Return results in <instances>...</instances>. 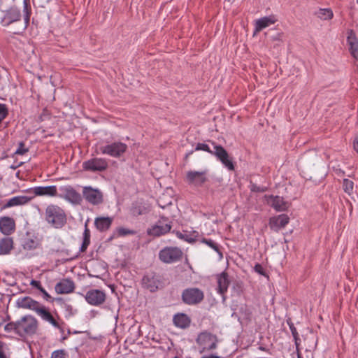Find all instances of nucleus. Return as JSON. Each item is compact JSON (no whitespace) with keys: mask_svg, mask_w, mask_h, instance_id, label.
Instances as JSON below:
<instances>
[{"mask_svg":"<svg viewBox=\"0 0 358 358\" xmlns=\"http://www.w3.org/2000/svg\"><path fill=\"white\" fill-rule=\"evenodd\" d=\"M44 219L48 224L55 229L62 228L67 221L64 210L56 204H50L46 207Z\"/></svg>","mask_w":358,"mask_h":358,"instance_id":"1","label":"nucleus"},{"mask_svg":"<svg viewBox=\"0 0 358 358\" xmlns=\"http://www.w3.org/2000/svg\"><path fill=\"white\" fill-rule=\"evenodd\" d=\"M17 322L18 336L25 337L36 333L38 328L37 320L31 315H25Z\"/></svg>","mask_w":358,"mask_h":358,"instance_id":"2","label":"nucleus"},{"mask_svg":"<svg viewBox=\"0 0 358 358\" xmlns=\"http://www.w3.org/2000/svg\"><path fill=\"white\" fill-rule=\"evenodd\" d=\"M182 250L177 247H166L160 250L159 259L166 264H171L181 259Z\"/></svg>","mask_w":358,"mask_h":358,"instance_id":"3","label":"nucleus"},{"mask_svg":"<svg viewBox=\"0 0 358 358\" xmlns=\"http://www.w3.org/2000/svg\"><path fill=\"white\" fill-rule=\"evenodd\" d=\"M196 341L201 348V352L212 350L217 348L216 336L206 331L199 334Z\"/></svg>","mask_w":358,"mask_h":358,"instance_id":"4","label":"nucleus"},{"mask_svg":"<svg viewBox=\"0 0 358 358\" xmlns=\"http://www.w3.org/2000/svg\"><path fill=\"white\" fill-rule=\"evenodd\" d=\"M100 152L113 157H121L127 150V145L122 142H114L100 147Z\"/></svg>","mask_w":358,"mask_h":358,"instance_id":"5","label":"nucleus"},{"mask_svg":"<svg viewBox=\"0 0 358 358\" xmlns=\"http://www.w3.org/2000/svg\"><path fill=\"white\" fill-rule=\"evenodd\" d=\"M204 294L199 288H187L182 293V299L187 305L198 304L203 301Z\"/></svg>","mask_w":358,"mask_h":358,"instance_id":"6","label":"nucleus"},{"mask_svg":"<svg viewBox=\"0 0 358 358\" xmlns=\"http://www.w3.org/2000/svg\"><path fill=\"white\" fill-rule=\"evenodd\" d=\"M211 145L213 146V155L215 156L229 170L234 171L235 168L234 164L227 150L222 145H217L214 142H212Z\"/></svg>","mask_w":358,"mask_h":358,"instance_id":"7","label":"nucleus"},{"mask_svg":"<svg viewBox=\"0 0 358 358\" xmlns=\"http://www.w3.org/2000/svg\"><path fill=\"white\" fill-rule=\"evenodd\" d=\"M83 167L85 171L91 172H102L108 169V163L104 158L94 157L84 162Z\"/></svg>","mask_w":358,"mask_h":358,"instance_id":"8","label":"nucleus"},{"mask_svg":"<svg viewBox=\"0 0 358 358\" xmlns=\"http://www.w3.org/2000/svg\"><path fill=\"white\" fill-rule=\"evenodd\" d=\"M207 174V170L189 171L186 174V181L189 185L201 187L208 180Z\"/></svg>","mask_w":358,"mask_h":358,"instance_id":"9","label":"nucleus"},{"mask_svg":"<svg viewBox=\"0 0 358 358\" xmlns=\"http://www.w3.org/2000/svg\"><path fill=\"white\" fill-rule=\"evenodd\" d=\"M83 194L85 199L92 205H99L103 202V194L98 189L84 187Z\"/></svg>","mask_w":358,"mask_h":358,"instance_id":"10","label":"nucleus"},{"mask_svg":"<svg viewBox=\"0 0 358 358\" xmlns=\"http://www.w3.org/2000/svg\"><path fill=\"white\" fill-rule=\"evenodd\" d=\"M62 192L61 197L73 203L79 204L82 201L81 195L71 185H65L59 187Z\"/></svg>","mask_w":358,"mask_h":358,"instance_id":"11","label":"nucleus"},{"mask_svg":"<svg viewBox=\"0 0 358 358\" xmlns=\"http://www.w3.org/2000/svg\"><path fill=\"white\" fill-rule=\"evenodd\" d=\"M143 287L154 292L161 286L160 277L155 273H148L145 275L142 279Z\"/></svg>","mask_w":358,"mask_h":358,"instance_id":"12","label":"nucleus"},{"mask_svg":"<svg viewBox=\"0 0 358 358\" xmlns=\"http://www.w3.org/2000/svg\"><path fill=\"white\" fill-rule=\"evenodd\" d=\"M87 302L92 306H99L106 300V294L99 289L89 290L85 296Z\"/></svg>","mask_w":358,"mask_h":358,"instance_id":"13","label":"nucleus"},{"mask_svg":"<svg viewBox=\"0 0 358 358\" xmlns=\"http://www.w3.org/2000/svg\"><path fill=\"white\" fill-rule=\"evenodd\" d=\"M171 229L170 223L166 222V220L162 218L156 225L148 229V233L150 236H159L168 233Z\"/></svg>","mask_w":358,"mask_h":358,"instance_id":"14","label":"nucleus"},{"mask_svg":"<svg viewBox=\"0 0 358 358\" xmlns=\"http://www.w3.org/2000/svg\"><path fill=\"white\" fill-rule=\"evenodd\" d=\"M266 198L268 204L276 211H285L289 208V203L281 196L271 195L266 196Z\"/></svg>","mask_w":358,"mask_h":358,"instance_id":"15","label":"nucleus"},{"mask_svg":"<svg viewBox=\"0 0 358 358\" xmlns=\"http://www.w3.org/2000/svg\"><path fill=\"white\" fill-rule=\"evenodd\" d=\"M16 303L18 308L29 309L35 311L36 313L38 312V310L41 306V304L39 302L34 300L29 296L19 298L17 300Z\"/></svg>","mask_w":358,"mask_h":358,"instance_id":"16","label":"nucleus"},{"mask_svg":"<svg viewBox=\"0 0 358 358\" xmlns=\"http://www.w3.org/2000/svg\"><path fill=\"white\" fill-rule=\"evenodd\" d=\"M55 288L57 294H69L73 292L75 289V283L72 280L65 278L57 282Z\"/></svg>","mask_w":358,"mask_h":358,"instance_id":"17","label":"nucleus"},{"mask_svg":"<svg viewBox=\"0 0 358 358\" xmlns=\"http://www.w3.org/2000/svg\"><path fill=\"white\" fill-rule=\"evenodd\" d=\"M15 229V222L13 218L4 216L0 217V231L5 235L11 234Z\"/></svg>","mask_w":358,"mask_h":358,"instance_id":"18","label":"nucleus"},{"mask_svg":"<svg viewBox=\"0 0 358 358\" xmlns=\"http://www.w3.org/2000/svg\"><path fill=\"white\" fill-rule=\"evenodd\" d=\"M31 200V197L20 195L16 196L6 201L1 209H6L14 206H22L28 203Z\"/></svg>","mask_w":358,"mask_h":358,"instance_id":"19","label":"nucleus"},{"mask_svg":"<svg viewBox=\"0 0 358 358\" xmlns=\"http://www.w3.org/2000/svg\"><path fill=\"white\" fill-rule=\"evenodd\" d=\"M347 34V43L349 45V51L354 58L358 59V38L352 29L348 30Z\"/></svg>","mask_w":358,"mask_h":358,"instance_id":"20","label":"nucleus"},{"mask_svg":"<svg viewBox=\"0 0 358 358\" xmlns=\"http://www.w3.org/2000/svg\"><path fill=\"white\" fill-rule=\"evenodd\" d=\"M289 218L285 214H281L270 219L269 227L271 229L278 231L285 227L289 222Z\"/></svg>","mask_w":358,"mask_h":358,"instance_id":"21","label":"nucleus"},{"mask_svg":"<svg viewBox=\"0 0 358 358\" xmlns=\"http://www.w3.org/2000/svg\"><path fill=\"white\" fill-rule=\"evenodd\" d=\"M20 10L15 6H12L6 10L3 17V21L5 22H15L20 21Z\"/></svg>","mask_w":358,"mask_h":358,"instance_id":"22","label":"nucleus"},{"mask_svg":"<svg viewBox=\"0 0 358 358\" xmlns=\"http://www.w3.org/2000/svg\"><path fill=\"white\" fill-rule=\"evenodd\" d=\"M216 278L217 282V291L223 296V299H224V295L227 292L229 285L228 274L226 272H222L217 275Z\"/></svg>","mask_w":358,"mask_h":358,"instance_id":"23","label":"nucleus"},{"mask_svg":"<svg viewBox=\"0 0 358 358\" xmlns=\"http://www.w3.org/2000/svg\"><path fill=\"white\" fill-rule=\"evenodd\" d=\"M43 320L50 323L53 327L59 329V322L55 319L49 310L44 306L41 305L36 313Z\"/></svg>","mask_w":358,"mask_h":358,"instance_id":"24","label":"nucleus"},{"mask_svg":"<svg viewBox=\"0 0 358 358\" xmlns=\"http://www.w3.org/2000/svg\"><path fill=\"white\" fill-rule=\"evenodd\" d=\"M33 192L36 196H55L57 194V189L55 185L46 187L38 186L33 189Z\"/></svg>","mask_w":358,"mask_h":358,"instance_id":"25","label":"nucleus"},{"mask_svg":"<svg viewBox=\"0 0 358 358\" xmlns=\"http://www.w3.org/2000/svg\"><path fill=\"white\" fill-rule=\"evenodd\" d=\"M173 324L180 329H186L191 323L190 317L185 313H177L173 318Z\"/></svg>","mask_w":358,"mask_h":358,"instance_id":"26","label":"nucleus"},{"mask_svg":"<svg viewBox=\"0 0 358 358\" xmlns=\"http://www.w3.org/2000/svg\"><path fill=\"white\" fill-rule=\"evenodd\" d=\"M113 220V217H99L95 219L94 225L99 231H106L110 227Z\"/></svg>","mask_w":358,"mask_h":358,"instance_id":"27","label":"nucleus"},{"mask_svg":"<svg viewBox=\"0 0 358 358\" xmlns=\"http://www.w3.org/2000/svg\"><path fill=\"white\" fill-rule=\"evenodd\" d=\"M13 241L10 237H5L0 240V254H8L13 248Z\"/></svg>","mask_w":358,"mask_h":358,"instance_id":"28","label":"nucleus"},{"mask_svg":"<svg viewBox=\"0 0 358 358\" xmlns=\"http://www.w3.org/2000/svg\"><path fill=\"white\" fill-rule=\"evenodd\" d=\"M315 15L321 20H329L334 15L333 11L331 8H320L315 12Z\"/></svg>","mask_w":358,"mask_h":358,"instance_id":"29","label":"nucleus"},{"mask_svg":"<svg viewBox=\"0 0 358 358\" xmlns=\"http://www.w3.org/2000/svg\"><path fill=\"white\" fill-rule=\"evenodd\" d=\"M31 14L30 0H23V18L24 22H29Z\"/></svg>","mask_w":358,"mask_h":358,"instance_id":"30","label":"nucleus"},{"mask_svg":"<svg viewBox=\"0 0 358 358\" xmlns=\"http://www.w3.org/2000/svg\"><path fill=\"white\" fill-rule=\"evenodd\" d=\"M4 330L7 333L14 332L18 335L17 322H11L4 326Z\"/></svg>","mask_w":358,"mask_h":358,"instance_id":"31","label":"nucleus"},{"mask_svg":"<svg viewBox=\"0 0 358 358\" xmlns=\"http://www.w3.org/2000/svg\"><path fill=\"white\" fill-rule=\"evenodd\" d=\"M117 235L118 236H125L127 235L136 234V231L132 229H126L124 227H118L116 229Z\"/></svg>","mask_w":358,"mask_h":358,"instance_id":"32","label":"nucleus"},{"mask_svg":"<svg viewBox=\"0 0 358 358\" xmlns=\"http://www.w3.org/2000/svg\"><path fill=\"white\" fill-rule=\"evenodd\" d=\"M354 183L348 179H344L343 181V188L345 192L350 194L353 190Z\"/></svg>","mask_w":358,"mask_h":358,"instance_id":"33","label":"nucleus"},{"mask_svg":"<svg viewBox=\"0 0 358 358\" xmlns=\"http://www.w3.org/2000/svg\"><path fill=\"white\" fill-rule=\"evenodd\" d=\"M278 19L274 15H271L269 16L263 17L259 19H257L254 21V22H276Z\"/></svg>","mask_w":358,"mask_h":358,"instance_id":"34","label":"nucleus"},{"mask_svg":"<svg viewBox=\"0 0 358 358\" xmlns=\"http://www.w3.org/2000/svg\"><path fill=\"white\" fill-rule=\"evenodd\" d=\"M202 242L206 243L207 245L213 248L215 251L217 252L220 256H222V252L219 250L218 245L211 239L203 238Z\"/></svg>","mask_w":358,"mask_h":358,"instance_id":"35","label":"nucleus"},{"mask_svg":"<svg viewBox=\"0 0 358 358\" xmlns=\"http://www.w3.org/2000/svg\"><path fill=\"white\" fill-rule=\"evenodd\" d=\"M212 147H213V146L212 145ZM195 150L206 151V152L210 153L211 155H213V148H211L208 145L205 144V143H197V145L195 148Z\"/></svg>","mask_w":358,"mask_h":358,"instance_id":"36","label":"nucleus"},{"mask_svg":"<svg viewBox=\"0 0 358 358\" xmlns=\"http://www.w3.org/2000/svg\"><path fill=\"white\" fill-rule=\"evenodd\" d=\"M37 243L33 239L28 238L23 243V247L26 250H31L36 248Z\"/></svg>","mask_w":358,"mask_h":358,"instance_id":"37","label":"nucleus"},{"mask_svg":"<svg viewBox=\"0 0 358 358\" xmlns=\"http://www.w3.org/2000/svg\"><path fill=\"white\" fill-rule=\"evenodd\" d=\"M51 358H68V355L64 350H58L52 352Z\"/></svg>","mask_w":358,"mask_h":358,"instance_id":"38","label":"nucleus"},{"mask_svg":"<svg viewBox=\"0 0 358 358\" xmlns=\"http://www.w3.org/2000/svg\"><path fill=\"white\" fill-rule=\"evenodd\" d=\"M28 152V149L25 148L24 143L23 142H20L19 143L18 148L15 152V155H22Z\"/></svg>","mask_w":358,"mask_h":358,"instance_id":"39","label":"nucleus"},{"mask_svg":"<svg viewBox=\"0 0 358 358\" xmlns=\"http://www.w3.org/2000/svg\"><path fill=\"white\" fill-rule=\"evenodd\" d=\"M8 350L7 345L0 341V358H8L6 351Z\"/></svg>","mask_w":358,"mask_h":358,"instance_id":"40","label":"nucleus"},{"mask_svg":"<svg viewBox=\"0 0 358 358\" xmlns=\"http://www.w3.org/2000/svg\"><path fill=\"white\" fill-rule=\"evenodd\" d=\"M269 24H256V27L253 33V36H256L259 31H261L263 29L268 27Z\"/></svg>","mask_w":358,"mask_h":358,"instance_id":"41","label":"nucleus"},{"mask_svg":"<svg viewBox=\"0 0 358 358\" xmlns=\"http://www.w3.org/2000/svg\"><path fill=\"white\" fill-rule=\"evenodd\" d=\"M43 294V298L46 300L47 301H52V299L51 296L45 290L43 287H42L39 290Z\"/></svg>","mask_w":358,"mask_h":358,"instance_id":"42","label":"nucleus"},{"mask_svg":"<svg viewBox=\"0 0 358 358\" xmlns=\"http://www.w3.org/2000/svg\"><path fill=\"white\" fill-rule=\"evenodd\" d=\"M8 115L7 108L4 104L0 103V116L1 117H6Z\"/></svg>","mask_w":358,"mask_h":358,"instance_id":"43","label":"nucleus"},{"mask_svg":"<svg viewBox=\"0 0 358 358\" xmlns=\"http://www.w3.org/2000/svg\"><path fill=\"white\" fill-rule=\"evenodd\" d=\"M90 243V239H83V244L80 248V252H85L87 250Z\"/></svg>","mask_w":358,"mask_h":358,"instance_id":"44","label":"nucleus"},{"mask_svg":"<svg viewBox=\"0 0 358 358\" xmlns=\"http://www.w3.org/2000/svg\"><path fill=\"white\" fill-rule=\"evenodd\" d=\"M30 285L38 290H40L43 287L41 286V282L35 280H32L30 282Z\"/></svg>","mask_w":358,"mask_h":358,"instance_id":"45","label":"nucleus"},{"mask_svg":"<svg viewBox=\"0 0 358 358\" xmlns=\"http://www.w3.org/2000/svg\"><path fill=\"white\" fill-rule=\"evenodd\" d=\"M255 271L261 274V275H264V268L262 266V265L257 264L255 266Z\"/></svg>","mask_w":358,"mask_h":358,"instance_id":"46","label":"nucleus"},{"mask_svg":"<svg viewBox=\"0 0 358 358\" xmlns=\"http://www.w3.org/2000/svg\"><path fill=\"white\" fill-rule=\"evenodd\" d=\"M83 239H90V231L85 224V228L83 233Z\"/></svg>","mask_w":358,"mask_h":358,"instance_id":"47","label":"nucleus"},{"mask_svg":"<svg viewBox=\"0 0 358 358\" xmlns=\"http://www.w3.org/2000/svg\"><path fill=\"white\" fill-rule=\"evenodd\" d=\"M158 202H159V206H160V207H162V208H164L166 205H170V204H171V203H172L171 200H170V201H168L167 203H164V202L163 201V197H160V198L159 199Z\"/></svg>","mask_w":358,"mask_h":358,"instance_id":"48","label":"nucleus"},{"mask_svg":"<svg viewBox=\"0 0 358 358\" xmlns=\"http://www.w3.org/2000/svg\"><path fill=\"white\" fill-rule=\"evenodd\" d=\"M251 190L252 192H264V189H262L259 187H257V185H252Z\"/></svg>","mask_w":358,"mask_h":358,"instance_id":"49","label":"nucleus"},{"mask_svg":"<svg viewBox=\"0 0 358 358\" xmlns=\"http://www.w3.org/2000/svg\"><path fill=\"white\" fill-rule=\"evenodd\" d=\"M354 149L357 152H358V136L355 138L354 141Z\"/></svg>","mask_w":358,"mask_h":358,"instance_id":"50","label":"nucleus"},{"mask_svg":"<svg viewBox=\"0 0 358 358\" xmlns=\"http://www.w3.org/2000/svg\"><path fill=\"white\" fill-rule=\"evenodd\" d=\"M245 315L246 316L247 318H250V315H251V312L250 310H248L247 308V306L245 307Z\"/></svg>","mask_w":358,"mask_h":358,"instance_id":"51","label":"nucleus"},{"mask_svg":"<svg viewBox=\"0 0 358 358\" xmlns=\"http://www.w3.org/2000/svg\"><path fill=\"white\" fill-rule=\"evenodd\" d=\"M291 330H292V332L293 336H294V337H296V335H297V332H296V329H295L294 327H293V328H292V327H291Z\"/></svg>","mask_w":358,"mask_h":358,"instance_id":"52","label":"nucleus"},{"mask_svg":"<svg viewBox=\"0 0 358 358\" xmlns=\"http://www.w3.org/2000/svg\"><path fill=\"white\" fill-rule=\"evenodd\" d=\"M193 153V150L187 152L186 155H185V159H187V158Z\"/></svg>","mask_w":358,"mask_h":358,"instance_id":"53","label":"nucleus"},{"mask_svg":"<svg viewBox=\"0 0 358 358\" xmlns=\"http://www.w3.org/2000/svg\"><path fill=\"white\" fill-rule=\"evenodd\" d=\"M27 24H24V26L22 29V30H24L27 28Z\"/></svg>","mask_w":358,"mask_h":358,"instance_id":"54","label":"nucleus"},{"mask_svg":"<svg viewBox=\"0 0 358 358\" xmlns=\"http://www.w3.org/2000/svg\"><path fill=\"white\" fill-rule=\"evenodd\" d=\"M5 117H1V116H0V122L4 119Z\"/></svg>","mask_w":358,"mask_h":358,"instance_id":"55","label":"nucleus"},{"mask_svg":"<svg viewBox=\"0 0 358 358\" xmlns=\"http://www.w3.org/2000/svg\"><path fill=\"white\" fill-rule=\"evenodd\" d=\"M297 358H302V357L300 354H298Z\"/></svg>","mask_w":358,"mask_h":358,"instance_id":"56","label":"nucleus"},{"mask_svg":"<svg viewBox=\"0 0 358 358\" xmlns=\"http://www.w3.org/2000/svg\"><path fill=\"white\" fill-rule=\"evenodd\" d=\"M14 34H20V31H13Z\"/></svg>","mask_w":358,"mask_h":358,"instance_id":"57","label":"nucleus"},{"mask_svg":"<svg viewBox=\"0 0 358 358\" xmlns=\"http://www.w3.org/2000/svg\"><path fill=\"white\" fill-rule=\"evenodd\" d=\"M142 213L141 211L138 212V215H141Z\"/></svg>","mask_w":358,"mask_h":358,"instance_id":"58","label":"nucleus"},{"mask_svg":"<svg viewBox=\"0 0 358 358\" xmlns=\"http://www.w3.org/2000/svg\"><path fill=\"white\" fill-rule=\"evenodd\" d=\"M357 3H358V0H357Z\"/></svg>","mask_w":358,"mask_h":358,"instance_id":"59","label":"nucleus"},{"mask_svg":"<svg viewBox=\"0 0 358 358\" xmlns=\"http://www.w3.org/2000/svg\"><path fill=\"white\" fill-rule=\"evenodd\" d=\"M2 324V323H0V326Z\"/></svg>","mask_w":358,"mask_h":358,"instance_id":"60","label":"nucleus"},{"mask_svg":"<svg viewBox=\"0 0 358 358\" xmlns=\"http://www.w3.org/2000/svg\"><path fill=\"white\" fill-rule=\"evenodd\" d=\"M174 358H177V357H174Z\"/></svg>","mask_w":358,"mask_h":358,"instance_id":"61","label":"nucleus"}]
</instances>
